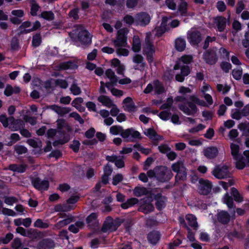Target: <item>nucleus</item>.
Instances as JSON below:
<instances>
[{"mask_svg":"<svg viewBox=\"0 0 249 249\" xmlns=\"http://www.w3.org/2000/svg\"><path fill=\"white\" fill-rule=\"evenodd\" d=\"M132 49L134 53H139L141 51V44L139 39L137 41H134Z\"/></svg>","mask_w":249,"mask_h":249,"instance_id":"obj_57","label":"nucleus"},{"mask_svg":"<svg viewBox=\"0 0 249 249\" xmlns=\"http://www.w3.org/2000/svg\"><path fill=\"white\" fill-rule=\"evenodd\" d=\"M185 167V166H184V163L181 160H178V161L173 163L171 165V169L172 171L176 173Z\"/></svg>","mask_w":249,"mask_h":249,"instance_id":"obj_35","label":"nucleus"},{"mask_svg":"<svg viewBox=\"0 0 249 249\" xmlns=\"http://www.w3.org/2000/svg\"><path fill=\"white\" fill-rule=\"evenodd\" d=\"M216 7L220 12H224L227 8L226 5L224 2L222 0H219L216 3Z\"/></svg>","mask_w":249,"mask_h":249,"instance_id":"obj_63","label":"nucleus"},{"mask_svg":"<svg viewBox=\"0 0 249 249\" xmlns=\"http://www.w3.org/2000/svg\"><path fill=\"white\" fill-rule=\"evenodd\" d=\"M80 145L81 143L79 141L74 140L72 141V143L70 145L69 147L72 149L74 153H78L79 151Z\"/></svg>","mask_w":249,"mask_h":249,"instance_id":"obj_46","label":"nucleus"},{"mask_svg":"<svg viewBox=\"0 0 249 249\" xmlns=\"http://www.w3.org/2000/svg\"><path fill=\"white\" fill-rule=\"evenodd\" d=\"M153 85L156 94L160 95L165 92V89L162 84L158 79L155 80L153 81Z\"/></svg>","mask_w":249,"mask_h":249,"instance_id":"obj_33","label":"nucleus"},{"mask_svg":"<svg viewBox=\"0 0 249 249\" xmlns=\"http://www.w3.org/2000/svg\"><path fill=\"white\" fill-rule=\"evenodd\" d=\"M4 202L8 205H13L14 203L18 202V199L14 196H4Z\"/></svg>","mask_w":249,"mask_h":249,"instance_id":"obj_42","label":"nucleus"},{"mask_svg":"<svg viewBox=\"0 0 249 249\" xmlns=\"http://www.w3.org/2000/svg\"><path fill=\"white\" fill-rule=\"evenodd\" d=\"M123 21L126 24L130 26L132 25L134 23L135 21V18H134L133 17H132L131 15H126L125 16H124L123 18Z\"/></svg>","mask_w":249,"mask_h":249,"instance_id":"obj_55","label":"nucleus"},{"mask_svg":"<svg viewBox=\"0 0 249 249\" xmlns=\"http://www.w3.org/2000/svg\"><path fill=\"white\" fill-rule=\"evenodd\" d=\"M227 21V18L222 16H218L213 18L214 23L216 25L217 30L219 32L224 31Z\"/></svg>","mask_w":249,"mask_h":249,"instance_id":"obj_18","label":"nucleus"},{"mask_svg":"<svg viewBox=\"0 0 249 249\" xmlns=\"http://www.w3.org/2000/svg\"><path fill=\"white\" fill-rule=\"evenodd\" d=\"M186 219L188 222L189 226L191 227L195 230H197L198 228V224L196 221V217L192 214H188L186 216Z\"/></svg>","mask_w":249,"mask_h":249,"instance_id":"obj_27","label":"nucleus"},{"mask_svg":"<svg viewBox=\"0 0 249 249\" xmlns=\"http://www.w3.org/2000/svg\"><path fill=\"white\" fill-rule=\"evenodd\" d=\"M71 37L73 38L74 40L79 41L84 46H88L92 43V35L85 29L78 31L75 36Z\"/></svg>","mask_w":249,"mask_h":249,"instance_id":"obj_4","label":"nucleus"},{"mask_svg":"<svg viewBox=\"0 0 249 249\" xmlns=\"http://www.w3.org/2000/svg\"><path fill=\"white\" fill-rule=\"evenodd\" d=\"M70 90L74 95H78L81 93L80 88L78 86L76 83H72V84L71 85Z\"/></svg>","mask_w":249,"mask_h":249,"instance_id":"obj_48","label":"nucleus"},{"mask_svg":"<svg viewBox=\"0 0 249 249\" xmlns=\"http://www.w3.org/2000/svg\"><path fill=\"white\" fill-rule=\"evenodd\" d=\"M236 160V168L239 170L243 169L246 166L245 158L243 156H239L233 158Z\"/></svg>","mask_w":249,"mask_h":249,"instance_id":"obj_30","label":"nucleus"},{"mask_svg":"<svg viewBox=\"0 0 249 249\" xmlns=\"http://www.w3.org/2000/svg\"><path fill=\"white\" fill-rule=\"evenodd\" d=\"M146 194V189L144 187H136L133 190V194L135 196L140 197Z\"/></svg>","mask_w":249,"mask_h":249,"instance_id":"obj_41","label":"nucleus"},{"mask_svg":"<svg viewBox=\"0 0 249 249\" xmlns=\"http://www.w3.org/2000/svg\"><path fill=\"white\" fill-rule=\"evenodd\" d=\"M150 20V17L146 12H141L135 16V21L141 26H145L148 25Z\"/></svg>","mask_w":249,"mask_h":249,"instance_id":"obj_13","label":"nucleus"},{"mask_svg":"<svg viewBox=\"0 0 249 249\" xmlns=\"http://www.w3.org/2000/svg\"><path fill=\"white\" fill-rule=\"evenodd\" d=\"M232 75L233 77L236 80L241 79L242 75V69L233 70L232 71Z\"/></svg>","mask_w":249,"mask_h":249,"instance_id":"obj_59","label":"nucleus"},{"mask_svg":"<svg viewBox=\"0 0 249 249\" xmlns=\"http://www.w3.org/2000/svg\"><path fill=\"white\" fill-rule=\"evenodd\" d=\"M118 227V226L114 224L112 221L110 222L105 221L101 230L104 233H106L108 231H114L117 229Z\"/></svg>","mask_w":249,"mask_h":249,"instance_id":"obj_23","label":"nucleus"},{"mask_svg":"<svg viewBox=\"0 0 249 249\" xmlns=\"http://www.w3.org/2000/svg\"><path fill=\"white\" fill-rule=\"evenodd\" d=\"M205 125L203 124H199L196 127L191 128L189 130V132L191 133H196L199 131L202 130L205 128Z\"/></svg>","mask_w":249,"mask_h":249,"instance_id":"obj_60","label":"nucleus"},{"mask_svg":"<svg viewBox=\"0 0 249 249\" xmlns=\"http://www.w3.org/2000/svg\"><path fill=\"white\" fill-rule=\"evenodd\" d=\"M231 194L233 197V199H234L236 202L240 203L243 201V197L236 188L232 187L231 189Z\"/></svg>","mask_w":249,"mask_h":249,"instance_id":"obj_32","label":"nucleus"},{"mask_svg":"<svg viewBox=\"0 0 249 249\" xmlns=\"http://www.w3.org/2000/svg\"><path fill=\"white\" fill-rule=\"evenodd\" d=\"M147 240L149 243L155 245L160 238V234L159 231H152L147 235Z\"/></svg>","mask_w":249,"mask_h":249,"instance_id":"obj_21","label":"nucleus"},{"mask_svg":"<svg viewBox=\"0 0 249 249\" xmlns=\"http://www.w3.org/2000/svg\"><path fill=\"white\" fill-rule=\"evenodd\" d=\"M31 181L33 186L38 191H47L50 186V183L47 179L42 180L38 177L32 178Z\"/></svg>","mask_w":249,"mask_h":249,"instance_id":"obj_8","label":"nucleus"},{"mask_svg":"<svg viewBox=\"0 0 249 249\" xmlns=\"http://www.w3.org/2000/svg\"><path fill=\"white\" fill-rule=\"evenodd\" d=\"M218 149L215 146H209L203 149L204 156L208 159L213 160L215 158L218 154Z\"/></svg>","mask_w":249,"mask_h":249,"instance_id":"obj_19","label":"nucleus"},{"mask_svg":"<svg viewBox=\"0 0 249 249\" xmlns=\"http://www.w3.org/2000/svg\"><path fill=\"white\" fill-rule=\"evenodd\" d=\"M171 115V113L170 111L163 110L161 111L159 114V117L160 119L163 121H167L169 120L170 116Z\"/></svg>","mask_w":249,"mask_h":249,"instance_id":"obj_51","label":"nucleus"},{"mask_svg":"<svg viewBox=\"0 0 249 249\" xmlns=\"http://www.w3.org/2000/svg\"><path fill=\"white\" fill-rule=\"evenodd\" d=\"M221 69L225 72L227 73L231 68V65L227 62H222L220 64Z\"/></svg>","mask_w":249,"mask_h":249,"instance_id":"obj_64","label":"nucleus"},{"mask_svg":"<svg viewBox=\"0 0 249 249\" xmlns=\"http://www.w3.org/2000/svg\"><path fill=\"white\" fill-rule=\"evenodd\" d=\"M70 116L73 118L76 121L78 122L80 124H82L84 123V120L81 118L80 115L76 112H72L70 113Z\"/></svg>","mask_w":249,"mask_h":249,"instance_id":"obj_58","label":"nucleus"},{"mask_svg":"<svg viewBox=\"0 0 249 249\" xmlns=\"http://www.w3.org/2000/svg\"><path fill=\"white\" fill-rule=\"evenodd\" d=\"M127 31L126 28H122L117 31L116 39L112 42L116 47H125L127 44Z\"/></svg>","mask_w":249,"mask_h":249,"instance_id":"obj_6","label":"nucleus"},{"mask_svg":"<svg viewBox=\"0 0 249 249\" xmlns=\"http://www.w3.org/2000/svg\"><path fill=\"white\" fill-rule=\"evenodd\" d=\"M213 175L218 179H223L230 177L229 167L227 165L216 166L212 171Z\"/></svg>","mask_w":249,"mask_h":249,"instance_id":"obj_10","label":"nucleus"},{"mask_svg":"<svg viewBox=\"0 0 249 249\" xmlns=\"http://www.w3.org/2000/svg\"><path fill=\"white\" fill-rule=\"evenodd\" d=\"M55 84L56 86H59L61 88L66 89L68 87V83L66 80L61 79H57L55 80Z\"/></svg>","mask_w":249,"mask_h":249,"instance_id":"obj_47","label":"nucleus"},{"mask_svg":"<svg viewBox=\"0 0 249 249\" xmlns=\"http://www.w3.org/2000/svg\"><path fill=\"white\" fill-rule=\"evenodd\" d=\"M133 63L137 64V65L134 66V69L136 70H139L143 71L146 66V63L144 60L143 57L140 54H136L133 57Z\"/></svg>","mask_w":249,"mask_h":249,"instance_id":"obj_14","label":"nucleus"},{"mask_svg":"<svg viewBox=\"0 0 249 249\" xmlns=\"http://www.w3.org/2000/svg\"><path fill=\"white\" fill-rule=\"evenodd\" d=\"M230 148L231 149V154L233 158L242 155V154L239 153L240 147L238 144L231 143L230 145Z\"/></svg>","mask_w":249,"mask_h":249,"instance_id":"obj_40","label":"nucleus"},{"mask_svg":"<svg viewBox=\"0 0 249 249\" xmlns=\"http://www.w3.org/2000/svg\"><path fill=\"white\" fill-rule=\"evenodd\" d=\"M79 8H74L71 10L69 13V16L71 18H72L74 20H78L79 18V17L78 15L79 13Z\"/></svg>","mask_w":249,"mask_h":249,"instance_id":"obj_54","label":"nucleus"},{"mask_svg":"<svg viewBox=\"0 0 249 249\" xmlns=\"http://www.w3.org/2000/svg\"><path fill=\"white\" fill-rule=\"evenodd\" d=\"M0 122L3 127H8L12 131L20 130L25 126V124L21 119H16L13 116L7 117L5 114L0 115Z\"/></svg>","mask_w":249,"mask_h":249,"instance_id":"obj_2","label":"nucleus"},{"mask_svg":"<svg viewBox=\"0 0 249 249\" xmlns=\"http://www.w3.org/2000/svg\"><path fill=\"white\" fill-rule=\"evenodd\" d=\"M216 38L215 36L211 37L209 36H207L204 41L202 48L204 50H208L210 43H212L213 42L215 41L216 40Z\"/></svg>","mask_w":249,"mask_h":249,"instance_id":"obj_45","label":"nucleus"},{"mask_svg":"<svg viewBox=\"0 0 249 249\" xmlns=\"http://www.w3.org/2000/svg\"><path fill=\"white\" fill-rule=\"evenodd\" d=\"M166 25L165 24V21L163 20L161 22V26L159 27L157 29V35L158 36H161L162 35L166 32Z\"/></svg>","mask_w":249,"mask_h":249,"instance_id":"obj_49","label":"nucleus"},{"mask_svg":"<svg viewBox=\"0 0 249 249\" xmlns=\"http://www.w3.org/2000/svg\"><path fill=\"white\" fill-rule=\"evenodd\" d=\"M19 39L16 36L12 38L11 41V49L12 51H18L19 49Z\"/></svg>","mask_w":249,"mask_h":249,"instance_id":"obj_43","label":"nucleus"},{"mask_svg":"<svg viewBox=\"0 0 249 249\" xmlns=\"http://www.w3.org/2000/svg\"><path fill=\"white\" fill-rule=\"evenodd\" d=\"M144 134L151 140L159 141L160 139V136L157 134L153 128L147 129Z\"/></svg>","mask_w":249,"mask_h":249,"instance_id":"obj_28","label":"nucleus"},{"mask_svg":"<svg viewBox=\"0 0 249 249\" xmlns=\"http://www.w3.org/2000/svg\"><path fill=\"white\" fill-rule=\"evenodd\" d=\"M13 237V234L11 232H9L6 234L5 237L0 238V242L3 244H7Z\"/></svg>","mask_w":249,"mask_h":249,"instance_id":"obj_50","label":"nucleus"},{"mask_svg":"<svg viewBox=\"0 0 249 249\" xmlns=\"http://www.w3.org/2000/svg\"><path fill=\"white\" fill-rule=\"evenodd\" d=\"M78 66L76 62L72 60H69L59 64L58 68L60 70H76Z\"/></svg>","mask_w":249,"mask_h":249,"instance_id":"obj_20","label":"nucleus"},{"mask_svg":"<svg viewBox=\"0 0 249 249\" xmlns=\"http://www.w3.org/2000/svg\"><path fill=\"white\" fill-rule=\"evenodd\" d=\"M34 226L35 227L47 229L49 227V224L46 222H43L41 219H37L34 223Z\"/></svg>","mask_w":249,"mask_h":249,"instance_id":"obj_44","label":"nucleus"},{"mask_svg":"<svg viewBox=\"0 0 249 249\" xmlns=\"http://www.w3.org/2000/svg\"><path fill=\"white\" fill-rule=\"evenodd\" d=\"M57 108H58V110L57 113L60 116H63L69 113L71 110V109L68 107H61L60 106V107H57Z\"/></svg>","mask_w":249,"mask_h":249,"instance_id":"obj_61","label":"nucleus"},{"mask_svg":"<svg viewBox=\"0 0 249 249\" xmlns=\"http://www.w3.org/2000/svg\"><path fill=\"white\" fill-rule=\"evenodd\" d=\"M188 4L186 1L183 0L179 4L178 11L182 16H186L187 13Z\"/></svg>","mask_w":249,"mask_h":249,"instance_id":"obj_37","label":"nucleus"},{"mask_svg":"<svg viewBox=\"0 0 249 249\" xmlns=\"http://www.w3.org/2000/svg\"><path fill=\"white\" fill-rule=\"evenodd\" d=\"M73 221H74V218L73 216L71 215L70 216H68V217H67V218H65L58 222L56 225L58 227H63Z\"/></svg>","mask_w":249,"mask_h":249,"instance_id":"obj_39","label":"nucleus"},{"mask_svg":"<svg viewBox=\"0 0 249 249\" xmlns=\"http://www.w3.org/2000/svg\"><path fill=\"white\" fill-rule=\"evenodd\" d=\"M179 109L181 110L184 114L187 115H193L192 112L189 107L183 104L178 105Z\"/></svg>","mask_w":249,"mask_h":249,"instance_id":"obj_56","label":"nucleus"},{"mask_svg":"<svg viewBox=\"0 0 249 249\" xmlns=\"http://www.w3.org/2000/svg\"><path fill=\"white\" fill-rule=\"evenodd\" d=\"M224 203L226 204L229 209H233L235 207L234 204L233 198L227 193L223 197Z\"/></svg>","mask_w":249,"mask_h":249,"instance_id":"obj_34","label":"nucleus"},{"mask_svg":"<svg viewBox=\"0 0 249 249\" xmlns=\"http://www.w3.org/2000/svg\"><path fill=\"white\" fill-rule=\"evenodd\" d=\"M151 202V199L149 197L141 199L139 202L140 206L138 211L144 214H148L154 211L155 208Z\"/></svg>","mask_w":249,"mask_h":249,"instance_id":"obj_7","label":"nucleus"},{"mask_svg":"<svg viewBox=\"0 0 249 249\" xmlns=\"http://www.w3.org/2000/svg\"><path fill=\"white\" fill-rule=\"evenodd\" d=\"M98 216V214L96 213H92L87 216L86 222L89 229L95 231L99 227Z\"/></svg>","mask_w":249,"mask_h":249,"instance_id":"obj_12","label":"nucleus"},{"mask_svg":"<svg viewBox=\"0 0 249 249\" xmlns=\"http://www.w3.org/2000/svg\"><path fill=\"white\" fill-rule=\"evenodd\" d=\"M39 8L40 7L37 3H32L31 6L30 14L32 16H36Z\"/></svg>","mask_w":249,"mask_h":249,"instance_id":"obj_62","label":"nucleus"},{"mask_svg":"<svg viewBox=\"0 0 249 249\" xmlns=\"http://www.w3.org/2000/svg\"><path fill=\"white\" fill-rule=\"evenodd\" d=\"M42 42V38L40 33H36L33 36L32 45L34 48H37L40 45Z\"/></svg>","mask_w":249,"mask_h":249,"instance_id":"obj_36","label":"nucleus"},{"mask_svg":"<svg viewBox=\"0 0 249 249\" xmlns=\"http://www.w3.org/2000/svg\"><path fill=\"white\" fill-rule=\"evenodd\" d=\"M205 50L203 54L204 61L210 65H214L218 60L216 51L213 49Z\"/></svg>","mask_w":249,"mask_h":249,"instance_id":"obj_9","label":"nucleus"},{"mask_svg":"<svg viewBox=\"0 0 249 249\" xmlns=\"http://www.w3.org/2000/svg\"><path fill=\"white\" fill-rule=\"evenodd\" d=\"M139 202L138 198L132 197L128 199L126 202L122 203L121 205V207L123 209H127L139 203Z\"/></svg>","mask_w":249,"mask_h":249,"instance_id":"obj_29","label":"nucleus"},{"mask_svg":"<svg viewBox=\"0 0 249 249\" xmlns=\"http://www.w3.org/2000/svg\"><path fill=\"white\" fill-rule=\"evenodd\" d=\"M55 242L51 238H46L41 240L37 244V249H53Z\"/></svg>","mask_w":249,"mask_h":249,"instance_id":"obj_15","label":"nucleus"},{"mask_svg":"<svg viewBox=\"0 0 249 249\" xmlns=\"http://www.w3.org/2000/svg\"><path fill=\"white\" fill-rule=\"evenodd\" d=\"M154 199L156 209L159 211H162L166 206V197L162 196L161 193H158L155 195Z\"/></svg>","mask_w":249,"mask_h":249,"instance_id":"obj_17","label":"nucleus"},{"mask_svg":"<svg viewBox=\"0 0 249 249\" xmlns=\"http://www.w3.org/2000/svg\"><path fill=\"white\" fill-rule=\"evenodd\" d=\"M187 169L185 167L177 173L175 177V184H180L182 182L184 181L187 179Z\"/></svg>","mask_w":249,"mask_h":249,"instance_id":"obj_24","label":"nucleus"},{"mask_svg":"<svg viewBox=\"0 0 249 249\" xmlns=\"http://www.w3.org/2000/svg\"><path fill=\"white\" fill-rule=\"evenodd\" d=\"M175 47L178 52L183 51L186 48V41L181 37L177 38L175 41Z\"/></svg>","mask_w":249,"mask_h":249,"instance_id":"obj_26","label":"nucleus"},{"mask_svg":"<svg viewBox=\"0 0 249 249\" xmlns=\"http://www.w3.org/2000/svg\"><path fill=\"white\" fill-rule=\"evenodd\" d=\"M40 16L48 21H52L54 19V15L52 11H43L41 13Z\"/></svg>","mask_w":249,"mask_h":249,"instance_id":"obj_38","label":"nucleus"},{"mask_svg":"<svg viewBox=\"0 0 249 249\" xmlns=\"http://www.w3.org/2000/svg\"><path fill=\"white\" fill-rule=\"evenodd\" d=\"M124 177L122 174L118 173L113 177L112 183L116 186L123 180Z\"/></svg>","mask_w":249,"mask_h":249,"instance_id":"obj_52","label":"nucleus"},{"mask_svg":"<svg viewBox=\"0 0 249 249\" xmlns=\"http://www.w3.org/2000/svg\"><path fill=\"white\" fill-rule=\"evenodd\" d=\"M16 232L23 236L30 238L36 237V235H38L36 231L35 230L32 231H31L28 230L27 231L24 228L21 227H18L16 229Z\"/></svg>","mask_w":249,"mask_h":249,"instance_id":"obj_22","label":"nucleus"},{"mask_svg":"<svg viewBox=\"0 0 249 249\" xmlns=\"http://www.w3.org/2000/svg\"><path fill=\"white\" fill-rule=\"evenodd\" d=\"M110 133L114 135L120 134L125 141L134 142L137 139H141V133L133 127L124 129L120 125H113L110 128Z\"/></svg>","mask_w":249,"mask_h":249,"instance_id":"obj_1","label":"nucleus"},{"mask_svg":"<svg viewBox=\"0 0 249 249\" xmlns=\"http://www.w3.org/2000/svg\"><path fill=\"white\" fill-rule=\"evenodd\" d=\"M15 150L18 155L25 154L27 152V148L23 145H16L15 147Z\"/></svg>","mask_w":249,"mask_h":249,"instance_id":"obj_53","label":"nucleus"},{"mask_svg":"<svg viewBox=\"0 0 249 249\" xmlns=\"http://www.w3.org/2000/svg\"><path fill=\"white\" fill-rule=\"evenodd\" d=\"M217 219L220 223L227 224L230 221V215L227 212L222 211L218 214Z\"/></svg>","mask_w":249,"mask_h":249,"instance_id":"obj_25","label":"nucleus"},{"mask_svg":"<svg viewBox=\"0 0 249 249\" xmlns=\"http://www.w3.org/2000/svg\"><path fill=\"white\" fill-rule=\"evenodd\" d=\"M199 183L200 190L203 195H207L211 192L212 183L210 181L201 178L199 180Z\"/></svg>","mask_w":249,"mask_h":249,"instance_id":"obj_16","label":"nucleus"},{"mask_svg":"<svg viewBox=\"0 0 249 249\" xmlns=\"http://www.w3.org/2000/svg\"><path fill=\"white\" fill-rule=\"evenodd\" d=\"M155 47L152 42L147 40L142 48V53L146 56L149 64L151 65L154 61V55L155 53Z\"/></svg>","mask_w":249,"mask_h":249,"instance_id":"obj_5","label":"nucleus"},{"mask_svg":"<svg viewBox=\"0 0 249 249\" xmlns=\"http://www.w3.org/2000/svg\"><path fill=\"white\" fill-rule=\"evenodd\" d=\"M157 179L160 182L169 181L173 177V174L166 166H157Z\"/></svg>","mask_w":249,"mask_h":249,"instance_id":"obj_3","label":"nucleus"},{"mask_svg":"<svg viewBox=\"0 0 249 249\" xmlns=\"http://www.w3.org/2000/svg\"><path fill=\"white\" fill-rule=\"evenodd\" d=\"M98 101L101 103L103 105L110 107L114 105V104L111 99L106 95H100L98 98Z\"/></svg>","mask_w":249,"mask_h":249,"instance_id":"obj_31","label":"nucleus"},{"mask_svg":"<svg viewBox=\"0 0 249 249\" xmlns=\"http://www.w3.org/2000/svg\"><path fill=\"white\" fill-rule=\"evenodd\" d=\"M187 39L193 46H197L202 41V35L200 31L195 30L188 33Z\"/></svg>","mask_w":249,"mask_h":249,"instance_id":"obj_11","label":"nucleus"}]
</instances>
